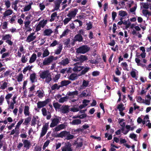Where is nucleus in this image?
I'll return each mask as SVG.
<instances>
[{
    "mask_svg": "<svg viewBox=\"0 0 151 151\" xmlns=\"http://www.w3.org/2000/svg\"><path fill=\"white\" fill-rule=\"evenodd\" d=\"M39 74L40 78L43 79H45V81L47 83L52 80L51 73L48 70L40 71Z\"/></svg>",
    "mask_w": 151,
    "mask_h": 151,
    "instance_id": "nucleus-1",
    "label": "nucleus"
},
{
    "mask_svg": "<svg viewBox=\"0 0 151 151\" xmlns=\"http://www.w3.org/2000/svg\"><path fill=\"white\" fill-rule=\"evenodd\" d=\"M55 136L56 137H65L67 140L72 139L74 137V135L70 134L69 132L66 131H62L60 133L55 134Z\"/></svg>",
    "mask_w": 151,
    "mask_h": 151,
    "instance_id": "nucleus-2",
    "label": "nucleus"
},
{
    "mask_svg": "<svg viewBox=\"0 0 151 151\" xmlns=\"http://www.w3.org/2000/svg\"><path fill=\"white\" fill-rule=\"evenodd\" d=\"M29 15L25 17V20L24 23V24L25 28L27 32H30L32 31V29L30 28V24L31 22V15Z\"/></svg>",
    "mask_w": 151,
    "mask_h": 151,
    "instance_id": "nucleus-3",
    "label": "nucleus"
},
{
    "mask_svg": "<svg viewBox=\"0 0 151 151\" xmlns=\"http://www.w3.org/2000/svg\"><path fill=\"white\" fill-rule=\"evenodd\" d=\"M90 49V47L87 45H83L77 48L76 52L78 54H84L88 52Z\"/></svg>",
    "mask_w": 151,
    "mask_h": 151,
    "instance_id": "nucleus-4",
    "label": "nucleus"
},
{
    "mask_svg": "<svg viewBox=\"0 0 151 151\" xmlns=\"http://www.w3.org/2000/svg\"><path fill=\"white\" fill-rule=\"evenodd\" d=\"M49 122L45 123L43 126L41 131V132L40 134V137H43L46 133L47 131L49 129Z\"/></svg>",
    "mask_w": 151,
    "mask_h": 151,
    "instance_id": "nucleus-5",
    "label": "nucleus"
},
{
    "mask_svg": "<svg viewBox=\"0 0 151 151\" xmlns=\"http://www.w3.org/2000/svg\"><path fill=\"white\" fill-rule=\"evenodd\" d=\"M52 122L51 123L50 127H53L56 126L60 122L61 120V118L57 116L51 119Z\"/></svg>",
    "mask_w": 151,
    "mask_h": 151,
    "instance_id": "nucleus-6",
    "label": "nucleus"
},
{
    "mask_svg": "<svg viewBox=\"0 0 151 151\" xmlns=\"http://www.w3.org/2000/svg\"><path fill=\"white\" fill-rule=\"evenodd\" d=\"M51 101L50 99H47L43 101H39L37 103V107L39 109H40L42 108L45 106Z\"/></svg>",
    "mask_w": 151,
    "mask_h": 151,
    "instance_id": "nucleus-7",
    "label": "nucleus"
},
{
    "mask_svg": "<svg viewBox=\"0 0 151 151\" xmlns=\"http://www.w3.org/2000/svg\"><path fill=\"white\" fill-rule=\"evenodd\" d=\"M79 63H77L74 64V67L73 69V71L75 73L80 71L84 68V66H81Z\"/></svg>",
    "mask_w": 151,
    "mask_h": 151,
    "instance_id": "nucleus-8",
    "label": "nucleus"
},
{
    "mask_svg": "<svg viewBox=\"0 0 151 151\" xmlns=\"http://www.w3.org/2000/svg\"><path fill=\"white\" fill-rule=\"evenodd\" d=\"M41 111L43 116H46V118L47 120H49L51 117V115L50 112L47 111L45 108H42Z\"/></svg>",
    "mask_w": 151,
    "mask_h": 151,
    "instance_id": "nucleus-9",
    "label": "nucleus"
},
{
    "mask_svg": "<svg viewBox=\"0 0 151 151\" xmlns=\"http://www.w3.org/2000/svg\"><path fill=\"white\" fill-rule=\"evenodd\" d=\"M54 60V57L52 56H49L45 58L44 60L42 63L44 65H48L51 63Z\"/></svg>",
    "mask_w": 151,
    "mask_h": 151,
    "instance_id": "nucleus-10",
    "label": "nucleus"
},
{
    "mask_svg": "<svg viewBox=\"0 0 151 151\" xmlns=\"http://www.w3.org/2000/svg\"><path fill=\"white\" fill-rule=\"evenodd\" d=\"M35 32L31 33L27 37L26 41L27 42H30L33 41L36 38V36L35 35Z\"/></svg>",
    "mask_w": 151,
    "mask_h": 151,
    "instance_id": "nucleus-11",
    "label": "nucleus"
},
{
    "mask_svg": "<svg viewBox=\"0 0 151 151\" xmlns=\"http://www.w3.org/2000/svg\"><path fill=\"white\" fill-rule=\"evenodd\" d=\"M62 2V0H56L54 1V9L52 10V12H54L59 9L60 5Z\"/></svg>",
    "mask_w": 151,
    "mask_h": 151,
    "instance_id": "nucleus-12",
    "label": "nucleus"
},
{
    "mask_svg": "<svg viewBox=\"0 0 151 151\" xmlns=\"http://www.w3.org/2000/svg\"><path fill=\"white\" fill-rule=\"evenodd\" d=\"M67 125L66 124L64 123L63 124H60L53 129L54 132H57L60 131L61 130L64 129L66 127Z\"/></svg>",
    "mask_w": 151,
    "mask_h": 151,
    "instance_id": "nucleus-13",
    "label": "nucleus"
},
{
    "mask_svg": "<svg viewBox=\"0 0 151 151\" xmlns=\"http://www.w3.org/2000/svg\"><path fill=\"white\" fill-rule=\"evenodd\" d=\"M78 12V9H74L72 10L69 11L67 15V16L70 17L72 19L74 17L76 16Z\"/></svg>",
    "mask_w": 151,
    "mask_h": 151,
    "instance_id": "nucleus-14",
    "label": "nucleus"
},
{
    "mask_svg": "<svg viewBox=\"0 0 151 151\" xmlns=\"http://www.w3.org/2000/svg\"><path fill=\"white\" fill-rule=\"evenodd\" d=\"M60 112L62 113L66 114L69 112V106L68 105L62 106L60 110Z\"/></svg>",
    "mask_w": 151,
    "mask_h": 151,
    "instance_id": "nucleus-15",
    "label": "nucleus"
},
{
    "mask_svg": "<svg viewBox=\"0 0 151 151\" xmlns=\"http://www.w3.org/2000/svg\"><path fill=\"white\" fill-rule=\"evenodd\" d=\"M23 142L24 147L26 149V150L29 149L31 145L30 142L27 139L22 140Z\"/></svg>",
    "mask_w": 151,
    "mask_h": 151,
    "instance_id": "nucleus-16",
    "label": "nucleus"
},
{
    "mask_svg": "<svg viewBox=\"0 0 151 151\" xmlns=\"http://www.w3.org/2000/svg\"><path fill=\"white\" fill-rule=\"evenodd\" d=\"M13 13V11L10 9H9L6 10L3 14V18H5L6 17L11 15Z\"/></svg>",
    "mask_w": 151,
    "mask_h": 151,
    "instance_id": "nucleus-17",
    "label": "nucleus"
},
{
    "mask_svg": "<svg viewBox=\"0 0 151 151\" xmlns=\"http://www.w3.org/2000/svg\"><path fill=\"white\" fill-rule=\"evenodd\" d=\"M79 60V63L81 64L84 61L87 60H88L87 57L85 55H81L80 56H78Z\"/></svg>",
    "mask_w": 151,
    "mask_h": 151,
    "instance_id": "nucleus-18",
    "label": "nucleus"
},
{
    "mask_svg": "<svg viewBox=\"0 0 151 151\" xmlns=\"http://www.w3.org/2000/svg\"><path fill=\"white\" fill-rule=\"evenodd\" d=\"M17 98V96L15 95L13 97L12 99V101L10 102L9 105V109H13L14 108V104L16 103V99Z\"/></svg>",
    "mask_w": 151,
    "mask_h": 151,
    "instance_id": "nucleus-19",
    "label": "nucleus"
},
{
    "mask_svg": "<svg viewBox=\"0 0 151 151\" xmlns=\"http://www.w3.org/2000/svg\"><path fill=\"white\" fill-rule=\"evenodd\" d=\"M53 32L52 29H45L43 32V35L44 36H50Z\"/></svg>",
    "mask_w": 151,
    "mask_h": 151,
    "instance_id": "nucleus-20",
    "label": "nucleus"
},
{
    "mask_svg": "<svg viewBox=\"0 0 151 151\" xmlns=\"http://www.w3.org/2000/svg\"><path fill=\"white\" fill-rule=\"evenodd\" d=\"M83 69L81 70V73L78 75V76L84 75L86 73L90 70L91 68L88 67H84V68H83Z\"/></svg>",
    "mask_w": 151,
    "mask_h": 151,
    "instance_id": "nucleus-21",
    "label": "nucleus"
},
{
    "mask_svg": "<svg viewBox=\"0 0 151 151\" xmlns=\"http://www.w3.org/2000/svg\"><path fill=\"white\" fill-rule=\"evenodd\" d=\"M89 82L88 81H86L85 80H83L82 84L80 86V89H85L88 86Z\"/></svg>",
    "mask_w": 151,
    "mask_h": 151,
    "instance_id": "nucleus-22",
    "label": "nucleus"
},
{
    "mask_svg": "<svg viewBox=\"0 0 151 151\" xmlns=\"http://www.w3.org/2000/svg\"><path fill=\"white\" fill-rule=\"evenodd\" d=\"M12 71L10 70H6L3 74V77L7 78L8 76L11 77L12 75Z\"/></svg>",
    "mask_w": 151,
    "mask_h": 151,
    "instance_id": "nucleus-23",
    "label": "nucleus"
},
{
    "mask_svg": "<svg viewBox=\"0 0 151 151\" xmlns=\"http://www.w3.org/2000/svg\"><path fill=\"white\" fill-rule=\"evenodd\" d=\"M2 84L0 85V89L4 90L9 86L10 84L7 82L2 81Z\"/></svg>",
    "mask_w": 151,
    "mask_h": 151,
    "instance_id": "nucleus-24",
    "label": "nucleus"
},
{
    "mask_svg": "<svg viewBox=\"0 0 151 151\" xmlns=\"http://www.w3.org/2000/svg\"><path fill=\"white\" fill-rule=\"evenodd\" d=\"M78 94V91L76 90L73 91H68L67 93V95L68 96H72L73 98H74L75 96H76Z\"/></svg>",
    "mask_w": 151,
    "mask_h": 151,
    "instance_id": "nucleus-25",
    "label": "nucleus"
},
{
    "mask_svg": "<svg viewBox=\"0 0 151 151\" xmlns=\"http://www.w3.org/2000/svg\"><path fill=\"white\" fill-rule=\"evenodd\" d=\"M62 48L63 45L60 44H59L57 49L55 50V53L57 55L60 54L62 50Z\"/></svg>",
    "mask_w": 151,
    "mask_h": 151,
    "instance_id": "nucleus-26",
    "label": "nucleus"
},
{
    "mask_svg": "<svg viewBox=\"0 0 151 151\" xmlns=\"http://www.w3.org/2000/svg\"><path fill=\"white\" fill-rule=\"evenodd\" d=\"M83 38L81 35L79 34H77L74 37V41H78L79 42L82 41Z\"/></svg>",
    "mask_w": 151,
    "mask_h": 151,
    "instance_id": "nucleus-27",
    "label": "nucleus"
},
{
    "mask_svg": "<svg viewBox=\"0 0 151 151\" xmlns=\"http://www.w3.org/2000/svg\"><path fill=\"white\" fill-rule=\"evenodd\" d=\"M36 94H37V96L40 99H42L45 96L44 92L42 90H37Z\"/></svg>",
    "mask_w": 151,
    "mask_h": 151,
    "instance_id": "nucleus-28",
    "label": "nucleus"
},
{
    "mask_svg": "<svg viewBox=\"0 0 151 151\" xmlns=\"http://www.w3.org/2000/svg\"><path fill=\"white\" fill-rule=\"evenodd\" d=\"M33 4V2H31L29 3V4L25 5L23 9L24 12H28L29 11L31 8V6Z\"/></svg>",
    "mask_w": 151,
    "mask_h": 151,
    "instance_id": "nucleus-29",
    "label": "nucleus"
},
{
    "mask_svg": "<svg viewBox=\"0 0 151 151\" xmlns=\"http://www.w3.org/2000/svg\"><path fill=\"white\" fill-rule=\"evenodd\" d=\"M19 2V0H16L14 1L12 3V8H13L16 11H17L18 10V7L17 6V4Z\"/></svg>",
    "mask_w": 151,
    "mask_h": 151,
    "instance_id": "nucleus-30",
    "label": "nucleus"
},
{
    "mask_svg": "<svg viewBox=\"0 0 151 151\" xmlns=\"http://www.w3.org/2000/svg\"><path fill=\"white\" fill-rule=\"evenodd\" d=\"M30 78L32 83L36 81L37 79L36 77V74L35 73L31 74L30 75Z\"/></svg>",
    "mask_w": 151,
    "mask_h": 151,
    "instance_id": "nucleus-31",
    "label": "nucleus"
},
{
    "mask_svg": "<svg viewBox=\"0 0 151 151\" xmlns=\"http://www.w3.org/2000/svg\"><path fill=\"white\" fill-rule=\"evenodd\" d=\"M38 119L39 117L38 116H33L31 122V125L35 127L36 124V122Z\"/></svg>",
    "mask_w": 151,
    "mask_h": 151,
    "instance_id": "nucleus-32",
    "label": "nucleus"
},
{
    "mask_svg": "<svg viewBox=\"0 0 151 151\" xmlns=\"http://www.w3.org/2000/svg\"><path fill=\"white\" fill-rule=\"evenodd\" d=\"M81 121L80 119H73L70 122V124L73 125H78L81 124Z\"/></svg>",
    "mask_w": 151,
    "mask_h": 151,
    "instance_id": "nucleus-33",
    "label": "nucleus"
},
{
    "mask_svg": "<svg viewBox=\"0 0 151 151\" xmlns=\"http://www.w3.org/2000/svg\"><path fill=\"white\" fill-rule=\"evenodd\" d=\"M69 62V60L68 58H66L62 60L60 63V64L61 65L64 66L68 64Z\"/></svg>",
    "mask_w": 151,
    "mask_h": 151,
    "instance_id": "nucleus-34",
    "label": "nucleus"
},
{
    "mask_svg": "<svg viewBox=\"0 0 151 151\" xmlns=\"http://www.w3.org/2000/svg\"><path fill=\"white\" fill-rule=\"evenodd\" d=\"M29 107L27 106H25L24 110V114L25 116H29Z\"/></svg>",
    "mask_w": 151,
    "mask_h": 151,
    "instance_id": "nucleus-35",
    "label": "nucleus"
},
{
    "mask_svg": "<svg viewBox=\"0 0 151 151\" xmlns=\"http://www.w3.org/2000/svg\"><path fill=\"white\" fill-rule=\"evenodd\" d=\"M71 82L68 80H64L60 82L61 85V87H63L64 86H66L71 83Z\"/></svg>",
    "mask_w": 151,
    "mask_h": 151,
    "instance_id": "nucleus-36",
    "label": "nucleus"
},
{
    "mask_svg": "<svg viewBox=\"0 0 151 151\" xmlns=\"http://www.w3.org/2000/svg\"><path fill=\"white\" fill-rule=\"evenodd\" d=\"M37 58L36 55L35 53H33L31 56V57L29 60V63H32L34 62L36 60Z\"/></svg>",
    "mask_w": 151,
    "mask_h": 151,
    "instance_id": "nucleus-37",
    "label": "nucleus"
},
{
    "mask_svg": "<svg viewBox=\"0 0 151 151\" xmlns=\"http://www.w3.org/2000/svg\"><path fill=\"white\" fill-rule=\"evenodd\" d=\"M62 151H72L70 147L68 145H66L62 147Z\"/></svg>",
    "mask_w": 151,
    "mask_h": 151,
    "instance_id": "nucleus-38",
    "label": "nucleus"
},
{
    "mask_svg": "<svg viewBox=\"0 0 151 151\" xmlns=\"http://www.w3.org/2000/svg\"><path fill=\"white\" fill-rule=\"evenodd\" d=\"M57 15V12H55L53 13L51 15L50 19L49 21L50 22H52L54 21L56 19Z\"/></svg>",
    "mask_w": 151,
    "mask_h": 151,
    "instance_id": "nucleus-39",
    "label": "nucleus"
},
{
    "mask_svg": "<svg viewBox=\"0 0 151 151\" xmlns=\"http://www.w3.org/2000/svg\"><path fill=\"white\" fill-rule=\"evenodd\" d=\"M78 75L77 76L76 74L72 73L68 77V78L69 80L73 81L77 79L78 78Z\"/></svg>",
    "mask_w": 151,
    "mask_h": 151,
    "instance_id": "nucleus-40",
    "label": "nucleus"
},
{
    "mask_svg": "<svg viewBox=\"0 0 151 151\" xmlns=\"http://www.w3.org/2000/svg\"><path fill=\"white\" fill-rule=\"evenodd\" d=\"M65 45V47H70V40L69 38L66 39L63 41Z\"/></svg>",
    "mask_w": 151,
    "mask_h": 151,
    "instance_id": "nucleus-41",
    "label": "nucleus"
},
{
    "mask_svg": "<svg viewBox=\"0 0 151 151\" xmlns=\"http://www.w3.org/2000/svg\"><path fill=\"white\" fill-rule=\"evenodd\" d=\"M47 20L43 19L42 20L40 21L38 24L41 27L43 28L47 23Z\"/></svg>",
    "mask_w": 151,
    "mask_h": 151,
    "instance_id": "nucleus-42",
    "label": "nucleus"
},
{
    "mask_svg": "<svg viewBox=\"0 0 151 151\" xmlns=\"http://www.w3.org/2000/svg\"><path fill=\"white\" fill-rule=\"evenodd\" d=\"M60 87V86L58 85L57 83H55L51 86V88L53 91L56 89L58 90Z\"/></svg>",
    "mask_w": 151,
    "mask_h": 151,
    "instance_id": "nucleus-43",
    "label": "nucleus"
},
{
    "mask_svg": "<svg viewBox=\"0 0 151 151\" xmlns=\"http://www.w3.org/2000/svg\"><path fill=\"white\" fill-rule=\"evenodd\" d=\"M69 97L67 96H65L63 97L60 98L59 100V102L60 103H63L64 102L67 101Z\"/></svg>",
    "mask_w": 151,
    "mask_h": 151,
    "instance_id": "nucleus-44",
    "label": "nucleus"
},
{
    "mask_svg": "<svg viewBox=\"0 0 151 151\" xmlns=\"http://www.w3.org/2000/svg\"><path fill=\"white\" fill-rule=\"evenodd\" d=\"M50 54V52L48 51V50L47 49H45L43 52L42 54V55L41 57L42 58L48 56Z\"/></svg>",
    "mask_w": 151,
    "mask_h": 151,
    "instance_id": "nucleus-45",
    "label": "nucleus"
},
{
    "mask_svg": "<svg viewBox=\"0 0 151 151\" xmlns=\"http://www.w3.org/2000/svg\"><path fill=\"white\" fill-rule=\"evenodd\" d=\"M12 96V93H8L5 96V98L6 100L7 104H9L10 103L9 99L11 98Z\"/></svg>",
    "mask_w": 151,
    "mask_h": 151,
    "instance_id": "nucleus-46",
    "label": "nucleus"
},
{
    "mask_svg": "<svg viewBox=\"0 0 151 151\" xmlns=\"http://www.w3.org/2000/svg\"><path fill=\"white\" fill-rule=\"evenodd\" d=\"M117 108L119 109V111H123L125 109V107H124V105L122 103L118 105L117 106Z\"/></svg>",
    "mask_w": 151,
    "mask_h": 151,
    "instance_id": "nucleus-47",
    "label": "nucleus"
},
{
    "mask_svg": "<svg viewBox=\"0 0 151 151\" xmlns=\"http://www.w3.org/2000/svg\"><path fill=\"white\" fill-rule=\"evenodd\" d=\"M11 36L9 34L6 35L2 37V40H7L11 39Z\"/></svg>",
    "mask_w": 151,
    "mask_h": 151,
    "instance_id": "nucleus-48",
    "label": "nucleus"
},
{
    "mask_svg": "<svg viewBox=\"0 0 151 151\" xmlns=\"http://www.w3.org/2000/svg\"><path fill=\"white\" fill-rule=\"evenodd\" d=\"M142 13L143 15L145 17H147V15L149 16L151 15V12H149L148 10H143Z\"/></svg>",
    "mask_w": 151,
    "mask_h": 151,
    "instance_id": "nucleus-49",
    "label": "nucleus"
},
{
    "mask_svg": "<svg viewBox=\"0 0 151 151\" xmlns=\"http://www.w3.org/2000/svg\"><path fill=\"white\" fill-rule=\"evenodd\" d=\"M119 15L122 17H124L127 14V13L125 11L122 10L119 11Z\"/></svg>",
    "mask_w": 151,
    "mask_h": 151,
    "instance_id": "nucleus-50",
    "label": "nucleus"
},
{
    "mask_svg": "<svg viewBox=\"0 0 151 151\" xmlns=\"http://www.w3.org/2000/svg\"><path fill=\"white\" fill-rule=\"evenodd\" d=\"M21 60L22 63H25L27 61L28 59L25 56L23 55L21 58Z\"/></svg>",
    "mask_w": 151,
    "mask_h": 151,
    "instance_id": "nucleus-51",
    "label": "nucleus"
},
{
    "mask_svg": "<svg viewBox=\"0 0 151 151\" xmlns=\"http://www.w3.org/2000/svg\"><path fill=\"white\" fill-rule=\"evenodd\" d=\"M4 4L6 8L8 9L10 7L11 2L9 0L5 1Z\"/></svg>",
    "mask_w": 151,
    "mask_h": 151,
    "instance_id": "nucleus-52",
    "label": "nucleus"
},
{
    "mask_svg": "<svg viewBox=\"0 0 151 151\" xmlns=\"http://www.w3.org/2000/svg\"><path fill=\"white\" fill-rule=\"evenodd\" d=\"M60 74H58L56 75L53 78V80L54 82H57L58 80L60 78Z\"/></svg>",
    "mask_w": 151,
    "mask_h": 151,
    "instance_id": "nucleus-53",
    "label": "nucleus"
},
{
    "mask_svg": "<svg viewBox=\"0 0 151 151\" xmlns=\"http://www.w3.org/2000/svg\"><path fill=\"white\" fill-rule=\"evenodd\" d=\"M53 106L56 110H57L58 109H60V108H61V105L60 104L58 103H54L53 104Z\"/></svg>",
    "mask_w": 151,
    "mask_h": 151,
    "instance_id": "nucleus-54",
    "label": "nucleus"
},
{
    "mask_svg": "<svg viewBox=\"0 0 151 151\" xmlns=\"http://www.w3.org/2000/svg\"><path fill=\"white\" fill-rule=\"evenodd\" d=\"M72 19L70 17L65 18L63 21L64 24L65 25L67 24Z\"/></svg>",
    "mask_w": 151,
    "mask_h": 151,
    "instance_id": "nucleus-55",
    "label": "nucleus"
},
{
    "mask_svg": "<svg viewBox=\"0 0 151 151\" xmlns=\"http://www.w3.org/2000/svg\"><path fill=\"white\" fill-rule=\"evenodd\" d=\"M69 31V30L68 29H66L63 32L62 35H60V37L61 38H62L63 37L67 35L68 34Z\"/></svg>",
    "mask_w": 151,
    "mask_h": 151,
    "instance_id": "nucleus-56",
    "label": "nucleus"
},
{
    "mask_svg": "<svg viewBox=\"0 0 151 151\" xmlns=\"http://www.w3.org/2000/svg\"><path fill=\"white\" fill-rule=\"evenodd\" d=\"M88 92L87 90H84L81 93V95L82 96H89L90 95L89 93H87Z\"/></svg>",
    "mask_w": 151,
    "mask_h": 151,
    "instance_id": "nucleus-57",
    "label": "nucleus"
},
{
    "mask_svg": "<svg viewBox=\"0 0 151 151\" xmlns=\"http://www.w3.org/2000/svg\"><path fill=\"white\" fill-rule=\"evenodd\" d=\"M24 121V119H22L20 121L18 122L16 126L15 129H19L20 126Z\"/></svg>",
    "mask_w": 151,
    "mask_h": 151,
    "instance_id": "nucleus-58",
    "label": "nucleus"
},
{
    "mask_svg": "<svg viewBox=\"0 0 151 151\" xmlns=\"http://www.w3.org/2000/svg\"><path fill=\"white\" fill-rule=\"evenodd\" d=\"M50 141L49 140H47L44 144V145L42 147V149L43 150H45L46 148V147H47L49 144Z\"/></svg>",
    "mask_w": 151,
    "mask_h": 151,
    "instance_id": "nucleus-59",
    "label": "nucleus"
},
{
    "mask_svg": "<svg viewBox=\"0 0 151 151\" xmlns=\"http://www.w3.org/2000/svg\"><path fill=\"white\" fill-rule=\"evenodd\" d=\"M32 67L33 66H30L29 65L25 67L23 70V73H25L28 70H30L32 68Z\"/></svg>",
    "mask_w": 151,
    "mask_h": 151,
    "instance_id": "nucleus-60",
    "label": "nucleus"
},
{
    "mask_svg": "<svg viewBox=\"0 0 151 151\" xmlns=\"http://www.w3.org/2000/svg\"><path fill=\"white\" fill-rule=\"evenodd\" d=\"M141 5L142 7L145 9H148L149 7V5L147 3H142Z\"/></svg>",
    "mask_w": 151,
    "mask_h": 151,
    "instance_id": "nucleus-61",
    "label": "nucleus"
},
{
    "mask_svg": "<svg viewBox=\"0 0 151 151\" xmlns=\"http://www.w3.org/2000/svg\"><path fill=\"white\" fill-rule=\"evenodd\" d=\"M129 137L134 140H136L137 138V135L134 133L130 134H129Z\"/></svg>",
    "mask_w": 151,
    "mask_h": 151,
    "instance_id": "nucleus-62",
    "label": "nucleus"
},
{
    "mask_svg": "<svg viewBox=\"0 0 151 151\" xmlns=\"http://www.w3.org/2000/svg\"><path fill=\"white\" fill-rule=\"evenodd\" d=\"M121 65H122L123 68L124 70H127L128 65L126 62L122 63Z\"/></svg>",
    "mask_w": 151,
    "mask_h": 151,
    "instance_id": "nucleus-63",
    "label": "nucleus"
},
{
    "mask_svg": "<svg viewBox=\"0 0 151 151\" xmlns=\"http://www.w3.org/2000/svg\"><path fill=\"white\" fill-rule=\"evenodd\" d=\"M59 42L56 40L53 41L52 43L50 44V47H54L57 45H59Z\"/></svg>",
    "mask_w": 151,
    "mask_h": 151,
    "instance_id": "nucleus-64",
    "label": "nucleus"
}]
</instances>
